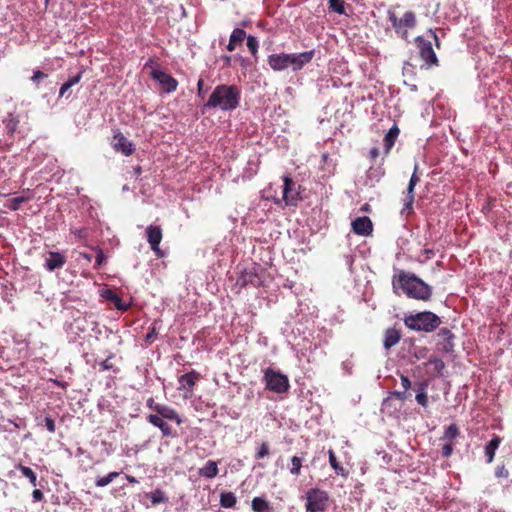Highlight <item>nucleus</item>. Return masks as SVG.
I'll use <instances>...</instances> for the list:
<instances>
[{
    "mask_svg": "<svg viewBox=\"0 0 512 512\" xmlns=\"http://www.w3.org/2000/svg\"><path fill=\"white\" fill-rule=\"evenodd\" d=\"M146 405L148 408L156 412V414H149L146 418L147 421L153 426L159 428L164 437H174L175 433L164 419L174 421L177 425H181L183 420L178 412L168 405L156 403L152 397L147 399Z\"/></svg>",
    "mask_w": 512,
    "mask_h": 512,
    "instance_id": "nucleus-1",
    "label": "nucleus"
},
{
    "mask_svg": "<svg viewBox=\"0 0 512 512\" xmlns=\"http://www.w3.org/2000/svg\"><path fill=\"white\" fill-rule=\"evenodd\" d=\"M240 98L241 92L237 86L220 84L212 91L208 101L205 103V107L232 111L239 106Z\"/></svg>",
    "mask_w": 512,
    "mask_h": 512,
    "instance_id": "nucleus-2",
    "label": "nucleus"
},
{
    "mask_svg": "<svg viewBox=\"0 0 512 512\" xmlns=\"http://www.w3.org/2000/svg\"><path fill=\"white\" fill-rule=\"evenodd\" d=\"M397 283L408 298L428 301L432 296V288L413 273L400 271Z\"/></svg>",
    "mask_w": 512,
    "mask_h": 512,
    "instance_id": "nucleus-3",
    "label": "nucleus"
},
{
    "mask_svg": "<svg viewBox=\"0 0 512 512\" xmlns=\"http://www.w3.org/2000/svg\"><path fill=\"white\" fill-rule=\"evenodd\" d=\"M398 7L400 6L396 5L388 9L387 19L391 23L395 34L399 38L408 41L409 30H412L417 26V16L415 12L408 10L405 11L401 17H399L396 13V8Z\"/></svg>",
    "mask_w": 512,
    "mask_h": 512,
    "instance_id": "nucleus-4",
    "label": "nucleus"
},
{
    "mask_svg": "<svg viewBox=\"0 0 512 512\" xmlns=\"http://www.w3.org/2000/svg\"><path fill=\"white\" fill-rule=\"evenodd\" d=\"M405 326L413 331L431 333L442 324L441 318L431 311H422L405 315Z\"/></svg>",
    "mask_w": 512,
    "mask_h": 512,
    "instance_id": "nucleus-5",
    "label": "nucleus"
},
{
    "mask_svg": "<svg viewBox=\"0 0 512 512\" xmlns=\"http://www.w3.org/2000/svg\"><path fill=\"white\" fill-rule=\"evenodd\" d=\"M263 380L266 389L274 393H286L290 388L288 377L270 367L264 370Z\"/></svg>",
    "mask_w": 512,
    "mask_h": 512,
    "instance_id": "nucleus-6",
    "label": "nucleus"
},
{
    "mask_svg": "<svg viewBox=\"0 0 512 512\" xmlns=\"http://www.w3.org/2000/svg\"><path fill=\"white\" fill-rule=\"evenodd\" d=\"M330 504L329 494L319 488H311L306 492V512H324Z\"/></svg>",
    "mask_w": 512,
    "mask_h": 512,
    "instance_id": "nucleus-7",
    "label": "nucleus"
},
{
    "mask_svg": "<svg viewBox=\"0 0 512 512\" xmlns=\"http://www.w3.org/2000/svg\"><path fill=\"white\" fill-rule=\"evenodd\" d=\"M282 200L287 206H297L303 200L301 196V185L295 182L289 175H284Z\"/></svg>",
    "mask_w": 512,
    "mask_h": 512,
    "instance_id": "nucleus-8",
    "label": "nucleus"
},
{
    "mask_svg": "<svg viewBox=\"0 0 512 512\" xmlns=\"http://www.w3.org/2000/svg\"><path fill=\"white\" fill-rule=\"evenodd\" d=\"M414 41L419 56L424 61L426 68L429 69L432 66H439V60L433 50L431 41L426 40L423 36H417Z\"/></svg>",
    "mask_w": 512,
    "mask_h": 512,
    "instance_id": "nucleus-9",
    "label": "nucleus"
},
{
    "mask_svg": "<svg viewBox=\"0 0 512 512\" xmlns=\"http://www.w3.org/2000/svg\"><path fill=\"white\" fill-rule=\"evenodd\" d=\"M417 171H418V165H415L414 172L410 178V181H409V184L407 187V192L403 199L404 203H403V208L401 211L402 215L408 216L411 213H413V203L415 200L414 189H415V186L420 182V177L417 175Z\"/></svg>",
    "mask_w": 512,
    "mask_h": 512,
    "instance_id": "nucleus-10",
    "label": "nucleus"
},
{
    "mask_svg": "<svg viewBox=\"0 0 512 512\" xmlns=\"http://www.w3.org/2000/svg\"><path fill=\"white\" fill-rule=\"evenodd\" d=\"M146 237L151 250L155 253L157 257L162 258L164 256V253L159 247L163 238L162 228L157 225H149L146 228Z\"/></svg>",
    "mask_w": 512,
    "mask_h": 512,
    "instance_id": "nucleus-11",
    "label": "nucleus"
},
{
    "mask_svg": "<svg viewBox=\"0 0 512 512\" xmlns=\"http://www.w3.org/2000/svg\"><path fill=\"white\" fill-rule=\"evenodd\" d=\"M150 75L153 79L159 82L163 92L172 93L176 91L178 87V81L170 74H167L161 70L153 69Z\"/></svg>",
    "mask_w": 512,
    "mask_h": 512,
    "instance_id": "nucleus-12",
    "label": "nucleus"
},
{
    "mask_svg": "<svg viewBox=\"0 0 512 512\" xmlns=\"http://www.w3.org/2000/svg\"><path fill=\"white\" fill-rule=\"evenodd\" d=\"M314 55L315 50L288 54V67H291L293 71H299L312 61Z\"/></svg>",
    "mask_w": 512,
    "mask_h": 512,
    "instance_id": "nucleus-13",
    "label": "nucleus"
},
{
    "mask_svg": "<svg viewBox=\"0 0 512 512\" xmlns=\"http://www.w3.org/2000/svg\"><path fill=\"white\" fill-rule=\"evenodd\" d=\"M200 375L198 372L192 370L188 373H185L179 377V387L178 389L184 391V398H190L193 393V388L197 381L199 380Z\"/></svg>",
    "mask_w": 512,
    "mask_h": 512,
    "instance_id": "nucleus-14",
    "label": "nucleus"
},
{
    "mask_svg": "<svg viewBox=\"0 0 512 512\" xmlns=\"http://www.w3.org/2000/svg\"><path fill=\"white\" fill-rule=\"evenodd\" d=\"M111 145L116 152L122 153L125 156H131L135 151L134 144L120 131L114 134Z\"/></svg>",
    "mask_w": 512,
    "mask_h": 512,
    "instance_id": "nucleus-15",
    "label": "nucleus"
},
{
    "mask_svg": "<svg viewBox=\"0 0 512 512\" xmlns=\"http://www.w3.org/2000/svg\"><path fill=\"white\" fill-rule=\"evenodd\" d=\"M67 262L64 252L48 251L45 257L44 268L50 272L61 269Z\"/></svg>",
    "mask_w": 512,
    "mask_h": 512,
    "instance_id": "nucleus-16",
    "label": "nucleus"
},
{
    "mask_svg": "<svg viewBox=\"0 0 512 512\" xmlns=\"http://www.w3.org/2000/svg\"><path fill=\"white\" fill-rule=\"evenodd\" d=\"M352 231L359 236H369L373 231V223L367 216L357 217L351 223Z\"/></svg>",
    "mask_w": 512,
    "mask_h": 512,
    "instance_id": "nucleus-17",
    "label": "nucleus"
},
{
    "mask_svg": "<svg viewBox=\"0 0 512 512\" xmlns=\"http://www.w3.org/2000/svg\"><path fill=\"white\" fill-rule=\"evenodd\" d=\"M267 63L273 71L285 70L288 68V54H271L268 56Z\"/></svg>",
    "mask_w": 512,
    "mask_h": 512,
    "instance_id": "nucleus-18",
    "label": "nucleus"
},
{
    "mask_svg": "<svg viewBox=\"0 0 512 512\" xmlns=\"http://www.w3.org/2000/svg\"><path fill=\"white\" fill-rule=\"evenodd\" d=\"M437 337L441 339L438 344L441 345V349L445 352H452L454 350V334L448 329V328H441L438 333Z\"/></svg>",
    "mask_w": 512,
    "mask_h": 512,
    "instance_id": "nucleus-19",
    "label": "nucleus"
},
{
    "mask_svg": "<svg viewBox=\"0 0 512 512\" xmlns=\"http://www.w3.org/2000/svg\"><path fill=\"white\" fill-rule=\"evenodd\" d=\"M400 133V129L396 124H394L387 134L385 135L383 142H384V154L388 155L393 148L398 136Z\"/></svg>",
    "mask_w": 512,
    "mask_h": 512,
    "instance_id": "nucleus-20",
    "label": "nucleus"
},
{
    "mask_svg": "<svg viewBox=\"0 0 512 512\" xmlns=\"http://www.w3.org/2000/svg\"><path fill=\"white\" fill-rule=\"evenodd\" d=\"M400 339H401L400 330H398L396 328H388L384 333V341H383L384 347L386 349H390L393 346H395L396 344H398Z\"/></svg>",
    "mask_w": 512,
    "mask_h": 512,
    "instance_id": "nucleus-21",
    "label": "nucleus"
},
{
    "mask_svg": "<svg viewBox=\"0 0 512 512\" xmlns=\"http://www.w3.org/2000/svg\"><path fill=\"white\" fill-rule=\"evenodd\" d=\"M247 38L246 31L241 28H235L229 39L227 50L232 52L238 44H241Z\"/></svg>",
    "mask_w": 512,
    "mask_h": 512,
    "instance_id": "nucleus-22",
    "label": "nucleus"
},
{
    "mask_svg": "<svg viewBox=\"0 0 512 512\" xmlns=\"http://www.w3.org/2000/svg\"><path fill=\"white\" fill-rule=\"evenodd\" d=\"M219 473L218 462L214 460H208L206 464L199 469L198 474L201 477L212 479Z\"/></svg>",
    "mask_w": 512,
    "mask_h": 512,
    "instance_id": "nucleus-23",
    "label": "nucleus"
},
{
    "mask_svg": "<svg viewBox=\"0 0 512 512\" xmlns=\"http://www.w3.org/2000/svg\"><path fill=\"white\" fill-rule=\"evenodd\" d=\"M102 296L109 302L113 303L115 308L120 310V311H126L128 309V305L124 304L121 297L116 293L114 292L113 290L111 289H106L103 293H102Z\"/></svg>",
    "mask_w": 512,
    "mask_h": 512,
    "instance_id": "nucleus-24",
    "label": "nucleus"
},
{
    "mask_svg": "<svg viewBox=\"0 0 512 512\" xmlns=\"http://www.w3.org/2000/svg\"><path fill=\"white\" fill-rule=\"evenodd\" d=\"M253 512H274L270 502L263 497H254L251 502Z\"/></svg>",
    "mask_w": 512,
    "mask_h": 512,
    "instance_id": "nucleus-25",
    "label": "nucleus"
},
{
    "mask_svg": "<svg viewBox=\"0 0 512 512\" xmlns=\"http://www.w3.org/2000/svg\"><path fill=\"white\" fill-rule=\"evenodd\" d=\"M501 443V438L498 435H493L492 439L485 446V455L487 462L491 463L494 460L495 452Z\"/></svg>",
    "mask_w": 512,
    "mask_h": 512,
    "instance_id": "nucleus-26",
    "label": "nucleus"
},
{
    "mask_svg": "<svg viewBox=\"0 0 512 512\" xmlns=\"http://www.w3.org/2000/svg\"><path fill=\"white\" fill-rule=\"evenodd\" d=\"M401 385L403 387V391H395L394 395L398 400L404 401L411 397V393L408 392V390L411 387V381L409 378L405 375H401Z\"/></svg>",
    "mask_w": 512,
    "mask_h": 512,
    "instance_id": "nucleus-27",
    "label": "nucleus"
},
{
    "mask_svg": "<svg viewBox=\"0 0 512 512\" xmlns=\"http://www.w3.org/2000/svg\"><path fill=\"white\" fill-rule=\"evenodd\" d=\"M460 430L456 424H450L445 428L441 440L449 443H454V440L459 436Z\"/></svg>",
    "mask_w": 512,
    "mask_h": 512,
    "instance_id": "nucleus-28",
    "label": "nucleus"
},
{
    "mask_svg": "<svg viewBox=\"0 0 512 512\" xmlns=\"http://www.w3.org/2000/svg\"><path fill=\"white\" fill-rule=\"evenodd\" d=\"M15 468L21 472V474L28 478L30 484L33 487L37 486V475L36 473L28 466H24L23 464L19 463L15 466Z\"/></svg>",
    "mask_w": 512,
    "mask_h": 512,
    "instance_id": "nucleus-29",
    "label": "nucleus"
},
{
    "mask_svg": "<svg viewBox=\"0 0 512 512\" xmlns=\"http://www.w3.org/2000/svg\"><path fill=\"white\" fill-rule=\"evenodd\" d=\"M328 456H329V463L331 465V467L335 470V472L338 474V475H341L343 477H347L348 476V471L346 469H344L340 463L338 462L337 458H336V455L334 453V451L332 449H330L328 451Z\"/></svg>",
    "mask_w": 512,
    "mask_h": 512,
    "instance_id": "nucleus-30",
    "label": "nucleus"
},
{
    "mask_svg": "<svg viewBox=\"0 0 512 512\" xmlns=\"http://www.w3.org/2000/svg\"><path fill=\"white\" fill-rule=\"evenodd\" d=\"M237 503V498L232 492H223L220 495V505L224 508H233Z\"/></svg>",
    "mask_w": 512,
    "mask_h": 512,
    "instance_id": "nucleus-31",
    "label": "nucleus"
},
{
    "mask_svg": "<svg viewBox=\"0 0 512 512\" xmlns=\"http://www.w3.org/2000/svg\"><path fill=\"white\" fill-rule=\"evenodd\" d=\"M30 199H31V196H24V195L18 196V197H15V198L7 201L5 203V206L12 211H17L20 209V207L23 203L28 202Z\"/></svg>",
    "mask_w": 512,
    "mask_h": 512,
    "instance_id": "nucleus-32",
    "label": "nucleus"
},
{
    "mask_svg": "<svg viewBox=\"0 0 512 512\" xmlns=\"http://www.w3.org/2000/svg\"><path fill=\"white\" fill-rule=\"evenodd\" d=\"M119 475H120V473L116 472V471L109 472L105 476L97 477L96 481H95V485L97 487H105V486L109 485Z\"/></svg>",
    "mask_w": 512,
    "mask_h": 512,
    "instance_id": "nucleus-33",
    "label": "nucleus"
},
{
    "mask_svg": "<svg viewBox=\"0 0 512 512\" xmlns=\"http://www.w3.org/2000/svg\"><path fill=\"white\" fill-rule=\"evenodd\" d=\"M304 457L293 456L291 458V466L289 467V471L294 476H299L301 474V468L303 466Z\"/></svg>",
    "mask_w": 512,
    "mask_h": 512,
    "instance_id": "nucleus-34",
    "label": "nucleus"
},
{
    "mask_svg": "<svg viewBox=\"0 0 512 512\" xmlns=\"http://www.w3.org/2000/svg\"><path fill=\"white\" fill-rule=\"evenodd\" d=\"M148 497L150 498L151 503L153 505L165 503L168 501V498L166 497L164 491H162L161 489H155L148 495Z\"/></svg>",
    "mask_w": 512,
    "mask_h": 512,
    "instance_id": "nucleus-35",
    "label": "nucleus"
},
{
    "mask_svg": "<svg viewBox=\"0 0 512 512\" xmlns=\"http://www.w3.org/2000/svg\"><path fill=\"white\" fill-rule=\"evenodd\" d=\"M270 454V446L268 442H262L255 453V459L260 460Z\"/></svg>",
    "mask_w": 512,
    "mask_h": 512,
    "instance_id": "nucleus-36",
    "label": "nucleus"
},
{
    "mask_svg": "<svg viewBox=\"0 0 512 512\" xmlns=\"http://www.w3.org/2000/svg\"><path fill=\"white\" fill-rule=\"evenodd\" d=\"M247 47L249 49V51L251 52V54L256 57L257 55V52H258V40L256 39V37L252 36V35H248L247 38Z\"/></svg>",
    "mask_w": 512,
    "mask_h": 512,
    "instance_id": "nucleus-37",
    "label": "nucleus"
},
{
    "mask_svg": "<svg viewBox=\"0 0 512 512\" xmlns=\"http://www.w3.org/2000/svg\"><path fill=\"white\" fill-rule=\"evenodd\" d=\"M329 8L338 14H343L345 12L344 1L329 0Z\"/></svg>",
    "mask_w": 512,
    "mask_h": 512,
    "instance_id": "nucleus-38",
    "label": "nucleus"
},
{
    "mask_svg": "<svg viewBox=\"0 0 512 512\" xmlns=\"http://www.w3.org/2000/svg\"><path fill=\"white\" fill-rule=\"evenodd\" d=\"M18 124H19V121L14 118H11V119H8L7 121H5L7 134L12 137L18 128Z\"/></svg>",
    "mask_w": 512,
    "mask_h": 512,
    "instance_id": "nucleus-39",
    "label": "nucleus"
},
{
    "mask_svg": "<svg viewBox=\"0 0 512 512\" xmlns=\"http://www.w3.org/2000/svg\"><path fill=\"white\" fill-rule=\"evenodd\" d=\"M429 364L433 365L434 371L437 374H441L443 369L445 368L444 362L441 359L437 358V357L431 358L429 360Z\"/></svg>",
    "mask_w": 512,
    "mask_h": 512,
    "instance_id": "nucleus-40",
    "label": "nucleus"
},
{
    "mask_svg": "<svg viewBox=\"0 0 512 512\" xmlns=\"http://www.w3.org/2000/svg\"><path fill=\"white\" fill-rule=\"evenodd\" d=\"M96 252H97V255H96V259H95L94 268L98 269L106 262V256L101 248H97Z\"/></svg>",
    "mask_w": 512,
    "mask_h": 512,
    "instance_id": "nucleus-41",
    "label": "nucleus"
},
{
    "mask_svg": "<svg viewBox=\"0 0 512 512\" xmlns=\"http://www.w3.org/2000/svg\"><path fill=\"white\" fill-rule=\"evenodd\" d=\"M454 443L445 442L442 446L441 453L444 458H448L453 453Z\"/></svg>",
    "mask_w": 512,
    "mask_h": 512,
    "instance_id": "nucleus-42",
    "label": "nucleus"
},
{
    "mask_svg": "<svg viewBox=\"0 0 512 512\" xmlns=\"http://www.w3.org/2000/svg\"><path fill=\"white\" fill-rule=\"evenodd\" d=\"M46 77H47L46 73H44L40 70H36V71H34L33 76L31 77V81L38 86L40 81L45 79Z\"/></svg>",
    "mask_w": 512,
    "mask_h": 512,
    "instance_id": "nucleus-43",
    "label": "nucleus"
},
{
    "mask_svg": "<svg viewBox=\"0 0 512 512\" xmlns=\"http://www.w3.org/2000/svg\"><path fill=\"white\" fill-rule=\"evenodd\" d=\"M415 399L419 405L426 408L428 406L427 393H416Z\"/></svg>",
    "mask_w": 512,
    "mask_h": 512,
    "instance_id": "nucleus-44",
    "label": "nucleus"
},
{
    "mask_svg": "<svg viewBox=\"0 0 512 512\" xmlns=\"http://www.w3.org/2000/svg\"><path fill=\"white\" fill-rule=\"evenodd\" d=\"M247 283L256 285L258 283L257 275L253 273H246L245 275H243V285H246Z\"/></svg>",
    "mask_w": 512,
    "mask_h": 512,
    "instance_id": "nucleus-45",
    "label": "nucleus"
},
{
    "mask_svg": "<svg viewBox=\"0 0 512 512\" xmlns=\"http://www.w3.org/2000/svg\"><path fill=\"white\" fill-rule=\"evenodd\" d=\"M428 385H429L428 380H423V381L417 382L415 384L416 393H427L426 390L428 388Z\"/></svg>",
    "mask_w": 512,
    "mask_h": 512,
    "instance_id": "nucleus-46",
    "label": "nucleus"
},
{
    "mask_svg": "<svg viewBox=\"0 0 512 512\" xmlns=\"http://www.w3.org/2000/svg\"><path fill=\"white\" fill-rule=\"evenodd\" d=\"M114 355L110 353V355L100 363L102 370H111L113 369L114 365L110 362V359H112Z\"/></svg>",
    "mask_w": 512,
    "mask_h": 512,
    "instance_id": "nucleus-47",
    "label": "nucleus"
},
{
    "mask_svg": "<svg viewBox=\"0 0 512 512\" xmlns=\"http://www.w3.org/2000/svg\"><path fill=\"white\" fill-rule=\"evenodd\" d=\"M45 426L51 433H54L56 430L55 421L50 416L45 417Z\"/></svg>",
    "mask_w": 512,
    "mask_h": 512,
    "instance_id": "nucleus-48",
    "label": "nucleus"
},
{
    "mask_svg": "<svg viewBox=\"0 0 512 512\" xmlns=\"http://www.w3.org/2000/svg\"><path fill=\"white\" fill-rule=\"evenodd\" d=\"M428 349L426 347H416L414 349V355L417 359L426 357Z\"/></svg>",
    "mask_w": 512,
    "mask_h": 512,
    "instance_id": "nucleus-49",
    "label": "nucleus"
},
{
    "mask_svg": "<svg viewBox=\"0 0 512 512\" xmlns=\"http://www.w3.org/2000/svg\"><path fill=\"white\" fill-rule=\"evenodd\" d=\"M83 72H79L77 75L70 77L66 82L72 87L78 84L82 78Z\"/></svg>",
    "mask_w": 512,
    "mask_h": 512,
    "instance_id": "nucleus-50",
    "label": "nucleus"
},
{
    "mask_svg": "<svg viewBox=\"0 0 512 512\" xmlns=\"http://www.w3.org/2000/svg\"><path fill=\"white\" fill-rule=\"evenodd\" d=\"M32 497L35 502H40L44 499V494L40 489H34L32 492Z\"/></svg>",
    "mask_w": 512,
    "mask_h": 512,
    "instance_id": "nucleus-51",
    "label": "nucleus"
},
{
    "mask_svg": "<svg viewBox=\"0 0 512 512\" xmlns=\"http://www.w3.org/2000/svg\"><path fill=\"white\" fill-rule=\"evenodd\" d=\"M496 476L507 478L509 476V471L507 469H505L504 466L498 467L496 470Z\"/></svg>",
    "mask_w": 512,
    "mask_h": 512,
    "instance_id": "nucleus-52",
    "label": "nucleus"
},
{
    "mask_svg": "<svg viewBox=\"0 0 512 512\" xmlns=\"http://www.w3.org/2000/svg\"><path fill=\"white\" fill-rule=\"evenodd\" d=\"M203 86H204V81L203 79H199L198 80V83H197V88H198V96L201 97L202 99L204 98V89H203Z\"/></svg>",
    "mask_w": 512,
    "mask_h": 512,
    "instance_id": "nucleus-53",
    "label": "nucleus"
},
{
    "mask_svg": "<svg viewBox=\"0 0 512 512\" xmlns=\"http://www.w3.org/2000/svg\"><path fill=\"white\" fill-rule=\"evenodd\" d=\"M428 34L430 35L431 38L434 39L436 47L440 48V41H439V38H438L436 32L433 29H429Z\"/></svg>",
    "mask_w": 512,
    "mask_h": 512,
    "instance_id": "nucleus-54",
    "label": "nucleus"
},
{
    "mask_svg": "<svg viewBox=\"0 0 512 512\" xmlns=\"http://www.w3.org/2000/svg\"><path fill=\"white\" fill-rule=\"evenodd\" d=\"M379 154V149L377 147H373L369 152L370 159L375 161L378 158Z\"/></svg>",
    "mask_w": 512,
    "mask_h": 512,
    "instance_id": "nucleus-55",
    "label": "nucleus"
},
{
    "mask_svg": "<svg viewBox=\"0 0 512 512\" xmlns=\"http://www.w3.org/2000/svg\"><path fill=\"white\" fill-rule=\"evenodd\" d=\"M70 88L71 86L67 82L63 83L59 91V96H64Z\"/></svg>",
    "mask_w": 512,
    "mask_h": 512,
    "instance_id": "nucleus-56",
    "label": "nucleus"
},
{
    "mask_svg": "<svg viewBox=\"0 0 512 512\" xmlns=\"http://www.w3.org/2000/svg\"><path fill=\"white\" fill-rule=\"evenodd\" d=\"M423 255L425 256L426 260H429L435 255V253L432 249L425 248L423 250Z\"/></svg>",
    "mask_w": 512,
    "mask_h": 512,
    "instance_id": "nucleus-57",
    "label": "nucleus"
},
{
    "mask_svg": "<svg viewBox=\"0 0 512 512\" xmlns=\"http://www.w3.org/2000/svg\"><path fill=\"white\" fill-rule=\"evenodd\" d=\"M156 64V61L152 58H150L146 63H145V68H153V66Z\"/></svg>",
    "mask_w": 512,
    "mask_h": 512,
    "instance_id": "nucleus-58",
    "label": "nucleus"
},
{
    "mask_svg": "<svg viewBox=\"0 0 512 512\" xmlns=\"http://www.w3.org/2000/svg\"><path fill=\"white\" fill-rule=\"evenodd\" d=\"M126 479L129 483L131 484H136L138 483V480L134 477V476H131V475H126Z\"/></svg>",
    "mask_w": 512,
    "mask_h": 512,
    "instance_id": "nucleus-59",
    "label": "nucleus"
},
{
    "mask_svg": "<svg viewBox=\"0 0 512 512\" xmlns=\"http://www.w3.org/2000/svg\"><path fill=\"white\" fill-rule=\"evenodd\" d=\"M154 334H155V328H153V329H152V330H151V331L146 335V340H147V341H150Z\"/></svg>",
    "mask_w": 512,
    "mask_h": 512,
    "instance_id": "nucleus-60",
    "label": "nucleus"
},
{
    "mask_svg": "<svg viewBox=\"0 0 512 512\" xmlns=\"http://www.w3.org/2000/svg\"><path fill=\"white\" fill-rule=\"evenodd\" d=\"M81 256L86 259L87 261H91V255L89 254H86V253H82Z\"/></svg>",
    "mask_w": 512,
    "mask_h": 512,
    "instance_id": "nucleus-61",
    "label": "nucleus"
},
{
    "mask_svg": "<svg viewBox=\"0 0 512 512\" xmlns=\"http://www.w3.org/2000/svg\"><path fill=\"white\" fill-rule=\"evenodd\" d=\"M223 60L225 61V63H226L227 65H229V64H230L231 57H230V56H224V57H223Z\"/></svg>",
    "mask_w": 512,
    "mask_h": 512,
    "instance_id": "nucleus-62",
    "label": "nucleus"
},
{
    "mask_svg": "<svg viewBox=\"0 0 512 512\" xmlns=\"http://www.w3.org/2000/svg\"><path fill=\"white\" fill-rule=\"evenodd\" d=\"M362 211H366L368 212L370 210L369 208V205L368 204H365L362 208H361Z\"/></svg>",
    "mask_w": 512,
    "mask_h": 512,
    "instance_id": "nucleus-63",
    "label": "nucleus"
},
{
    "mask_svg": "<svg viewBox=\"0 0 512 512\" xmlns=\"http://www.w3.org/2000/svg\"><path fill=\"white\" fill-rule=\"evenodd\" d=\"M140 172H141V168H140V167H138V168L136 169V173H140Z\"/></svg>",
    "mask_w": 512,
    "mask_h": 512,
    "instance_id": "nucleus-64",
    "label": "nucleus"
}]
</instances>
